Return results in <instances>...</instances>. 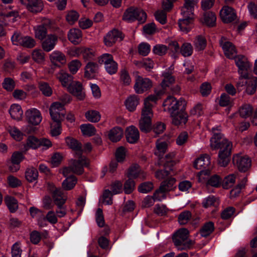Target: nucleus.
Wrapping results in <instances>:
<instances>
[{"mask_svg": "<svg viewBox=\"0 0 257 257\" xmlns=\"http://www.w3.org/2000/svg\"><path fill=\"white\" fill-rule=\"evenodd\" d=\"M221 179L218 175H214L208 179L207 182V185L217 188L221 185Z\"/></svg>", "mask_w": 257, "mask_h": 257, "instance_id": "6e6d98bb", "label": "nucleus"}, {"mask_svg": "<svg viewBox=\"0 0 257 257\" xmlns=\"http://www.w3.org/2000/svg\"><path fill=\"white\" fill-rule=\"evenodd\" d=\"M135 187V183L132 178L127 179L124 184V191L126 194L131 193Z\"/></svg>", "mask_w": 257, "mask_h": 257, "instance_id": "e2e57ef3", "label": "nucleus"}, {"mask_svg": "<svg viewBox=\"0 0 257 257\" xmlns=\"http://www.w3.org/2000/svg\"><path fill=\"white\" fill-rule=\"evenodd\" d=\"M26 119L28 122L34 125L39 124L42 120V116L39 110L33 108L26 112Z\"/></svg>", "mask_w": 257, "mask_h": 257, "instance_id": "f3484780", "label": "nucleus"}, {"mask_svg": "<svg viewBox=\"0 0 257 257\" xmlns=\"http://www.w3.org/2000/svg\"><path fill=\"white\" fill-rule=\"evenodd\" d=\"M57 42V37L55 34L47 35L42 42V48L45 52H49L54 49Z\"/></svg>", "mask_w": 257, "mask_h": 257, "instance_id": "dca6fc26", "label": "nucleus"}, {"mask_svg": "<svg viewBox=\"0 0 257 257\" xmlns=\"http://www.w3.org/2000/svg\"><path fill=\"white\" fill-rule=\"evenodd\" d=\"M194 44L195 49L197 51H202L203 50L206 46V40L202 36L198 35L196 37L194 41Z\"/></svg>", "mask_w": 257, "mask_h": 257, "instance_id": "09e8293b", "label": "nucleus"}, {"mask_svg": "<svg viewBox=\"0 0 257 257\" xmlns=\"http://www.w3.org/2000/svg\"><path fill=\"white\" fill-rule=\"evenodd\" d=\"M7 180L8 184L12 188H16L22 185L21 181L12 175L9 176Z\"/></svg>", "mask_w": 257, "mask_h": 257, "instance_id": "338daca9", "label": "nucleus"}, {"mask_svg": "<svg viewBox=\"0 0 257 257\" xmlns=\"http://www.w3.org/2000/svg\"><path fill=\"white\" fill-rule=\"evenodd\" d=\"M51 62L56 66H59L58 63L62 64L66 62L65 55L60 51H56L50 55Z\"/></svg>", "mask_w": 257, "mask_h": 257, "instance_id": "cd10ccee", "label": "nucleus"}, {"mask_svg": "<svg viewBox=\"0 0 257 257\" xmlns=\"http://www.w3.org/2000/svg\"><path fill=\"white\" fill-rule=\"evenodd\" d=\"M191 213L189 211H185L181 212L178 216V220L181 225L187 224L190 220Z\"/></svg>", "mask_w": 257, "mask_h": 257, "instance_id": "5fc2aeb1", "label": "nucleus"}, {"mask_svg": "<svg viewBox=\"0 0 257 257\" xmlns=\"http://www.w3.org/2000/svg\"><path fill=\"white\" fill-rule=\"evenodd\" d=\"M7 130L14 139L20 141L23 139V133L16 126L9 125L7 127Z\"/></svg>", "mask_w": 257, "mask_h": 257, "instance_id": "de8ad7c7", "label": "nucleus"}, {"mask_svg": "<svg viewBox=\"0 0 257 257\" xmlns=\"http://www.w3.org/2000/svg\"><path fill=\"white\" fill-rule=\"evenodd\" d=\"M15 86L14 81L10 78H6L5 79L3 83V87L8 91H12Z\"/></svg>", "mask_w": 257, "mask_h": 257, "instance_id": "774afa93", "label": "nucleus"}, {"mask_svg": "<svg viewBox=\"0 0 257 257\" xmlns=\"http://www.w3.org/2000/svg\"><path fill=\"white\" fill-rule=\"evenodd\" d=\"M32 56L33 59L38 63L43 61L45 58V54L41 50H34Z\"/></svg>", "mask_w": 257, "mask_h": 257, "instance_id": "680f3d73", "label": "nucleus"}, {"mask_svg": "<svg viewBox=\"0 0 257 257\" xmlns=\"http://www.w3.org/2000/svg\"><path fill=\"white\" fill-rule=\"evenodd\" d=\"M156 148L155 155L157 156L161 160L167 151L168 144L165 142H160L158 140L156 143Z\"/></svg>", "mask_w": 257, "mask_h": 257, "instance_id": "72a5a7b5", "label": "nucleus"}, {"mask_svg": "<svg viewBox=\"0 0 257 257\" xmlns=\"http://www.w3.org/2000/svg\"><path fill=\"white\" fill-rule=\"evenodd\" d=\"M245 79V82L243 81V84H246V92L248 94L252 95L254 94L257 88V77L255 76H249L247 74L246 77H243Z\"/></svg>", "mask_w": 257, "mask_h": 257, "instance_id": "aec40b11", "label": "nucleus"}, {"mask_svg": "<svg viewBox=\"0 0 257 257\" xmlns=\"http://www.w3.org/2000/svg\"><path fill=\"white\" fill-rule=\"evenodd\" d=\"M236 175L230 174L225 177L222 181V186L224 189H227L231 188L235 182Z\"/></svg>", "mask_w": 257, "mask_h": 257, "instance_id": "8fccbe9b", "label": "nucleus"}, {"mask_svg": "<svg viewBox=\"0 0 257 257\" xmlns=\"http://www.w3.org/2000/svg\"><path fill=\"white\" fill-rule=\"evenodd\" d=\"M81 131L84 136L90 137L95 135L96 129L92 124H83L80 125Z\"/></svg>", "mask_w": 257, "mask_h": 257, "instance_id": "49530a36", "label": "nucleus"}, {"mask_svg": "<svg viewBox=\"0 0 257 257\" xmlns=\"http://www.w3.org/2000/svg\"><path fill=\"white\" fill-rule=\"evenodd\" d=\"M81 37V31L78 29H72L68 34V40L74 45H77L80 42Z\"/></svg>", "mask_w": 257, "mask_h": 257, "instance_id": "bb28decb", "label": "nucleus"}, {"mask_svg": "<svg viewBox=\"0 0 257 257\" xmlns=\"http://www.w3.org/2000/svg\"><path fill=\"white\" fill-rule=\"evenodd\" d=\"M181 15L183 16V18L178 21L179 27L181 31L188 33L193 27L194 14L187 13V14H184L181 13Z\"/></svg>", "mask_w": 257, "mask_h": 257, "instance_id": "ddd939ff", "label": "nucleus"}, {"mask_svg": "<svg viewBox=\"0 0 257 257\" xmlns=\"http://www.w3.org/2000/svg\"><path fill=\"white\" fill-rule=\"evenodd\" d=\"M220 16L222 21L225 23H231L236 18L234 10L230 7L224 6L220 11Z\"/></svg>", "mask_w": 257, "mask_h": 257, "instance_id": "2eb2a0df", "label": "nucleus"}, {"mask_svg": "<svg viewBox=\"0 0 257 257\" xmlns=\"http://www.w3.org/2000/svg\"><path fill=\"white\" fill-rule=\"evenodd\" d=\"M86 118L92 122H98L101 117L99 112L96 110H89L85 113Z\"/></svg>", "mask_w": 257, "mask_h": 257, "instance_id": "603ef678", "label": "nucleus"}, {"mask_svg": "<svg viewBox=\"0 0 257 257\" xmlns=\"http://www.w3.org/2000/svg\"><path fill=\"white\" fill-rule=\"evenodd\" d=\"M26 6L30 12L33 13L40 12L43 9V4L41 0H29Z\"/></svg>", "mask_w": 257, "mask_h": 257, "instance_id": "b1692460", "label": "nucleus"}, {"mask_svg": "<svg viewBox=\"0 0 257 257\" xmlns=\"http://www.w3.org/2000/svg\"><path fill=\"white\" fill-rule=\"evenodd\" d=\"M176 182V179L174 178H170L168 179L163 181L160 186L161 189H164L167 192L171 191L175 187L174 185Z\"/></svg>", "mask_w": 257, "mask_h": 257, "instance_id": "37998d69", "label": "nucleus"}, {"mask_svg": "<svg viewBox=\"0 0 257 257\" xmlns=\"http://www.w3.org/2000/svg\"><path fill=\"white\" fill-rule=\"evenodd\" d=\"M77 182V178L74 175L68 177L62 183V187L66 190H70L74 188Z\"/></svg>", "mask_w": 257, "mask_h": 257, "instance_id": "79ce46f5", "label": "nucleus"}, {"mask_svg": "<svg viewBox=\"0 0 257 257\" xmlns=\"http://www.w3.org/2000/svg\"><path fill=\"white\" fill-rule=\"evenodd\" d=\"M213 136L210 139V147L212 149H222L226 148L227 145L232 146L230 142L223 137V135L217 128H212Z\"/></svg>", "mask_w": 257, "mask_h": 257, "instance_id": "39448f33", "label": "nucleus"}, {"mask_svg": "<svg viewBox=\"0 0 257 257\" xmlns=\"http://www.w3.org/2000/svg\"><path fill=\"white\" fill-rule=\"evenodd\" d=\"M9 112L13 119L18 120L22 118L23 113L21 106L16 104L11 105Z\"/></svg>", "mask_w": 257, "mask_h": 257, "instance_id": "7c9ffc66", "label": "nucleus"}, {"mask_svg": "<svg viewBox=\"0 0 257 257\" xmlns=\"http://www.w3.org/2000/svg\"><path fill=\"white\" fill-rule=\"evenodd\" d=\"M123 136V130L120 127H114L109 132V139L113 142L119 141Z\"/></svg>", "mask_w": 257, "mask_h": 257, "instance_id": "c85d7f7f", "label": "nucleus"}, {"mask_svg": "<svg viewBox=\"0 0 257 257\" xmlns=\"http://www.w3.org/2000/svg\"><path fill=\"white\" fill-rule=\"evenodd\" d=\"M38 171L37 169L31 167L28 168L25 172V178L29 182H33L37 180Z\"/></svg>", "mask_w": 257, "mask_h": 257, "instance_id": "a19ab883", "label": "nucleus"}, {"mask_svg": "<svg viewBox=\"0 0 257 257\" xmlns=\"http://www.w3.org/2000/svg\"><path fill=\"white\" fill-rule=\"evenodd\" d=\"M232 146L227 145L226 148L220 149L218 154V164L221 167L226 166L230 161Z\"/></svg>", "mask_w": 257, "mask_h": 257, "instance_id": "4468645a", "label": "nucleus"}, {"mask_svg": "<svg viewBox=\"0 0 257 257\" xmlns=\"http://www.w3.org/2000/svg\"><path fill=\"white\" fill-rule=\"evenodd\" d=\"M183 106H185V101H178L173 96H169L164 101L163 106L165 110L170 112L171 115L178 112Z\"/></svg>", "mask_w": 257, "mask_h": 257, "instance_id": "423d86ee", "label": "nucleus"}, {"mask_svg": "<svg viewBox=\"0 0 257 257\" xmlns=\"http://www.w3.org/2000/svg\"><path fill=\"white\" fill-rule=\"evenodd\" d=\"M110 189L113 194L120 193L122 191V184L120 181H116L111 183Z\"/></svg>", "mask_w": 257, "mask_h": 257, "instance_id": "69168bd1", "label": "nucleus"}, {"mask_svg": "<svg viewBox=\"0 0 257 257\" xmlns=\"http://www.w3.org/2000/svg\"><path fill=\"white\" fill-rule=\"evenodd\" d=\"M184 4L181 8L182 13L194 14V7L197 4V0H184Z\"/></svg>", "mask_w": 257, "mask_h": 257, "instance_id": "473e14b6", "label": "nucleus"}, {"mask_svg": "<svg viewBox=\"0 0 257 257\" xmlns=\"http://www.w3.org/2000/svg\"><path fill=\"white\" fill-rule=\"evenodd\" d=\"M138 104L139 98L135 95L130 96L125 100L126 107L130 111H134Z\"/></svg>", "mask_w": 257, "mask_h": 257, "instance_id": "e433bc0d", "label": "nucleus"}, {"mask_svg": "<svg viewBox=\"0 0 257 257\" xmlns=\"http://www.w3.org/2000/svg\"><path fill=\"white\" fill-rule=\"evenodd\" d=\"M189 231L183 228L179 229L173 236V241L178 250H182L190 248L194 244L193 241L188 240Z\"/></svg>", "mask_w": 257, "mask_h": 257, "instance_id": "f03ea898", "label": "nucleus"}, {"mask_svg": "<svg viewBox=\"0 0 257 257\" xmlns=\"http://www.w3.org/2000/svg\"><path fill=\"white\" fill-rule=\"evenodd\" d=\"M66 143L70 148L78 152L77 153L78 155L82 154V145L77 140L72 138L67 137L66 138Z\"/></svg>", "mask_w": 257, "mask_h": 257, "instance_id": "c756f323", "label": "nucleus"}, {"mask_svg": "<svg viewBox=\"0 0 257 257\" xmlns=\"http://www.w3.org/2000/svg\"><path fill=\"white\" fill-rule=\"evenodd\" d=\"M50 114L53 120H64L65 116V109H59L53 107H50Z\"/></svg>", "mask_w": 257, "mask_h": 257, "instance_id": "2f4dec72", "label": "nucleus"}, {"mask_svg": "<svg viewBox=\"0 0 257 257\" xmlns=\"http://www.w3.org/2000/svg\"><path fill=\"white\" fill-rule=\"evenodd\" d=\"M78 156H79L78 160H72L69 164L72 173L77 175H81L84 172V167L89 166V160L81 155Z\"/></svg>", "mask_w": 257, "mask_h": 257, "instance_id": "6e6552de", "label": "nucleus"}, {"mask_svg": "<svg viewBox=\"0 0 257 257\" xmlns=\"http://www.w3.org/2000/svg\"><path fill=\"white\" fill-rule=\"evenodd\" d=\"M139 165L134 164L128 169L127 177L130 178H137L142 173Z\"/></svg>", "mask_w": 257, "mask_h": 257, "instance_id": "a18cd8bd", "label": "nucleus"}, {"mask_svg": "<svg viewBox=\"0 0 257 257\" xmlns=\"http://www.w3.org/2000/svg\"><path fill=\"white\" fill-rule=\"evenodd\" d=\"M98 70V65L97 63L89 62L85 66V77L88 79L93 78Z\"/></svg>", "mask_w": 257, "mask_h": 257, "instance_id": "a878e982", "label": "nucleus"}, {"mask_svg": "<svg viewBox=\"0 0 257 257\" xmlns=\"http://www.w3.org/2000/svg\"><path fill=\"white\" fill-rule=\"evenodd\" d=\"M216 18L214 13L211 12H205L203 15V23L209 27H213L215 24Z\"/></svg>", "mask_w": 257, "mask_h": 257, "instance_id": "58836bf2", "label": "nucleus"}, {"mask_svg": "<svg viewBox=\"0 0 257 257\" xmlns=\"http://www.w3.org/2000/svg\"><path fill=\"white\" fill-rule=\"evenodd\" d=\"M214 230V223L211 221L206 222L200 229V233L202 237H207Z\"/></svg>", "mask_w": 257, "mask_h": 257, "instance_id": "c9c22d12", "label": "nucleus"}, {"mask_svg": "<svg viewBox=\"0 0 257 257\" xmlns=\"http://www.w3.org/2000/svg\"><path fill=\"white\" fill-rule=\"evenodd\" d=\"M153 188V185L151 182H146L142 183L138 187L139 192L147 193L151 191Z\"/></svg>", "mask_w": 257, "mask_h": 257, "instance_id": "0e129e2a", "label": "nucleus"}, {"mask_svg": "<svg viewBox=\"0 0 257 257\" xmlns=\"http://www.w3.org/2000/svg\"><path fill=\"white\" fill-rule=\"evenodd\" d=\"M175 156V154L174 153H170L165 156L166 162L164 164L165 168H170V170H172L171 168L175 164V162L173 160Z\"/></svg>", "mask_w": 257, "mask_h": 257, "instance_id": "052dcab7", "label": "nucleus"}, {"mask_svg": "<svg viewBox=\"0 0 257 257\" xmlns=\"http://www.w3.org/2000/svg\"><path fill=\"white\" fill-rule=\"evenodd\" d=\"M38 88L45 96L49 97L53 93L52 88L47 82L40 81L38 83Z\"/></svg>", "mask_w": 257, "mask_h": 257, "instance_id": "4c0bfd02", "label": "nucleus"}, {"mask_svg": "<svg viewBox=\"0 0 257 257\" xmlns=\"http://www.w3.org/2000/svg\"><path fill=\"white\" fill-rule=\"evenodd\" d=\"M125 137L128 143L131 144L136 143L140 138V134L138 129L133 125L127 127L125 132Z\"/></svg>", "mask_w": 257, "mask_h": 257, "instance_id": "412c9836", "label": "nucleus"}, {"mask_svg": "<svg viewBox=\"0 0 257 257\" xmlns=\"http://www.w3.org/2000/svg\"><path fill=\"white\" fill-rule=\"evenodd\" d=\"M235 64L238 68V73L240 74L239 81L237 83V86H243V77L247 76L248 70L250 67V64L247 59L243 55H239L235 56Z\"/></svg>", "mask_w": 257, "mask_h": 257, "instance_id": "20e7f679", "label": "nucleus"}, {"mask_svg": "<svg viewBox=\"0 0 257 257\" xmlns=\"http://www.w3.org/2000/svg\"><path fill=\"white\" fill-rule=\"evenodd\" d=\"M184 106H183L181 110L179 111L178 112H176L171 115L172 118V123L174 124L178 125L181 123H185L187 121L188 115L184 111Z\"/></svg>", "mask_w": 257, "mask_h": 257, "instance_id": "4be33fe9", "label": "nucleus"}, {"mask_svg": "<svg viewBox=\"0 0 257 257\" xmlns=\"http://www.w3.org/2000/svg\"><path fill=\"white\" fill-rule=\"evenodd\" d=\"M5 201L11 212L14 213L17 210L18 208V201L14 197L7 196L5 198Z\"/></svg>", "mask_w": 257, "mask_h": 257, "instance_id": "ea45409f", "label": "nucleus"}, {"mask_svg": "<svg viewBox=\"0 0 257 257\" xmlns=\"http://www.w3.org/2000/svg\"><path fill=\"white\" fill-rule=\"evenodd\" d=\"M233 163L238 170L245 172L251 167V160L247 156H242L236 155L233 157Z\"/></svg>", "mask_w": 257, "mask_h": 257, "instance_id": "9d476101", "label": "nucleus"}, {"mask_svg": "<svg viewBox=\"0 0 257 257\" xmlns=\"http://www.w3.org/2000/svg\"><path fill=\"white\" fill-rule=\"evenodd\" d=\"M53 121V122L51 124V134L52 136H57L61 134V122L63 120H58V121Z\"/></svg>", "mask_w": 257, "mask_h": 257, "instance_id": "3c124183", "label": "nucleus"}, {"mask_svg": "<svg viewBox=\"0 0 257 257\" xmlns=\"http://www.w3.org/2000/svg\"><path fill=\"white\" fill-rule=\"evenodd\" d=\"M122 39L121 33L117 30L113 29L104 38V42L106 46L111 47L118 39L121 40Z\"/></svg>", "mask_w": 257, "mask_h": 257, "instance_id": "a211bd4d", "label": "nucleus"}, {"mask_svg": "<svg viewBox=\"0 0 257 257\" xmlns=\"http://www.w3.org/2000/svg\"><path fill=\"white\" fill-rule=\"evenodd\" d=\"M27 145L29 148L36 149L41 146L40 139L34 136H29L27 139Z\"/></svg>", "mask_w": 257, "mask_h": 257, "instance_id": "4d7b16f0", "label": "nucleus"}, {"mask_svg": "<svg viewBox=\"0 0 257 257\" xmlns=\"http://www.w3.org/2000/svg\"><path fill=\"white\" fill-rule=\"evenodd\" d=\"M152 116V111L143 109L142 117L139 122V127L142 132L147 133L151 131L152 128L151 118Z\"/></svg>", "mask_w": 257, "mask_h": 257, "instance_id": "1a4fd4ad", "label": "nucleus"}, {"mask_svg": "<svg viewBox=\"0 0 257 257\" xmlns=\"http://www.w3.org/2000/svg\"><path fill=\"white\" fill-rule=\"evenodd\" d=\"M82 89L81 83L78 81H73L68 88L70 93L76 96L80 100L84 99L85 97V94Z\"/></svg>", "mask_w": 257, "mask_h": 257, "instance_id": "6ab92c4d", "label": "nucleus"}, {"mask_svg": "<svg viewBox=\"0 0 257 257\" xmlns=\"http://www.w3.org/2000/svg\"><path fill=\"white\" fill-rule=\"evenodd\" d=\"M47 26L46 24H43L35 27V35L36 38L42 40L47 37Z\"/></svg>", "mask_w": 257, "mask_h": 257, "instance_id": "f704fd0d", "label": "nucleus"}, {"mask_svg": "<svg viewBox=\"0 0 257 257\" xmlns=\"http://www.w3.org/2000/svg\"><path fill=\"white\" fill-rule=\"evenodd\" d=\"M219 44L226 57L231 59L235 58L237 51L234 45L231 42L227 41L225 38L222 37L219 40Z\"/></svg>", "mask_w": 257, "mask_h": 257, "instance_id": "f8f14e48", "label": "nucleus"}, {"mask_svg": "<svg viewBox=\"0 0 257 257\" xmlns=\"http://www.w3.org/2000/svg\"><path fill=\"white\" fill-rule=\"evenodd\" d=\"M164 79L161 83L162 89L156 91V94L151 95L147 97L144 100V107L143 109L149 110L152 111V107L153 103H156L159 98L160 96L165 92L167 87H169L171 85L175 82V78L172 75V72L167 70L163 73Z\"/></svg>", "mask_w": 257, "mask_h": 257, "instance_id": "f257e3e1", "label": "nucleus"}, {"mask_svg": "<svg viewBox=\"0 0 257 257\" xmlns=\"http://www.w3.org/2000/svg\"><path fill=\"white\" fill-rule=\"evenodd\" d=\"M122 20L127 22H132L137 20L140 23H144L147 20V14L140 8L131 7L124 12Z\"/></svg>", "mask_w": 257, "mask_h": 257, "instance_id": "7ed1b4c3", "label": "nucleus"}, {"mask_svg": "<svg viewBox=\"0 0 257 257\" xmlns=\"http://www.w3.org/2000/svg\"><path fill=\"white\" fill-rule=\"evenodd\" d=\"M36 42L35 40L29 36H25L23 37L20 45L27 47L33 48L35 46Z\"/></svg>", "mask_w": 257, "mask_h": 257, "instance_id": "bf43d9fd", "label": "nucleus"}, {"mask_svg": "<svg viewBox=\"0 0 257 257\" xmlns=\"http://www.w3.org/2000/svg\"><path fill=\"white\" fill-rule=\"evenodd\" d=\"M193 51V47L189 43H184L180 48V53L184 57L190 56L192 54Z\"/></svg>", "mask_w": 257, "mask_h": 257, "instance_id": "864d4df0", "label": "nucleus"}, {"mask_svg": "<svg viewBox=\"0 0 257 257\" xmlns=\"http://www.w3.org/2000/svg\"><path fill=\"white\" fill-rule=\"evenodd\" d=\"M52 198L56 205L64 204L67 199V197L64 195L61 188L55 189L52 193Z\"/></svg>", "mask_w": 257, "mask_h": 257, "instance_id": "5701e85b", "label": "nucleus"}, {"mask_svg": "<svg viewBox=\"0 0 257 257\" xmlns=\"http://www.w3.org/2000/svg\"><path fill=\"white\" fill-rule=\"evenodd\" d=\"M238 111L241 117L247 118L252 114L253 108L249 104H244L239 108Z\"/></svg>", "mask_w": 257, "mask_h": 257, "instance_id": "c03bdc74", "label": "nucleus"}, {"mask_svg": "<svg viewBox=\"0 0 257 257\" xmlns=\"http://www.w3.org/2000/svg\"><path fill=\"white\" fill-rule=\"evenodd\" d=\"M56 77L61 82L62 85L65 87H67V89L68 86L73 82L72 76L66 73L63 70H61L59 73L56 74Z\"/></svg>", "mask_w": 257, "mask_h": 257, "instance_id": "393cba45", "label": "nucleus"}, {"mask_svg": "<svg viewBox=\"0 0 257 257\" xmlns=\"http://www.w3.org/2000/svg\"><path fill=\"white\" fill-rule=\"evenodd\" d=\"M210 164V157L207 154H204L195 161L194 167L201 170L199 173L200 175H208L210 172L209 168H208Z\"/></svg>", "mask_w": 257, "mask_h": 257, "instance_id": "0eeeda50", "label": "nucleus"}, {"mask_svg": "<svg viewBox=\"0 0 257 257\" xmlns=\"http://www.w3.org/2000/svg\"><path fill=\"white\" fill-rule=\"evenodd\" d=\"M152 86V81L147 78L138 76L136 79L134 89L136 93L140 94L150 89Z\"/></svg>", "mask_w": 257, "mask_h": 257, "instance_id": "9b49d317", "label": "nucleus"}, {"mask_svg": "<svg viewBox=\"0 0 257 257\" xmlns=\"http://www.w3.org/2000/svg\"><path fill=\"white\" fill-rule=\"evenodd\" d=\"M167 13L164 10H159L155 14V18L157 21L162 25L167 23Z\"/></svg>", "mask_w": 257, "mask_h": 257, "instance_id": "13d9d810", "label": "nucleus"}]
</instances>
